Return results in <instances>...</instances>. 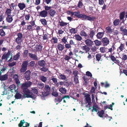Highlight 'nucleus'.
<instances>
[{
    "mask_svg": "<svg viewBox=\"0 0 127 127\" xmlns=\"http://www.w3.org/2000/svg\"><path fill=\"white\" fill-rule=\"evenodd\" d=\"M21 88L23 90V92L25 95H26L27 98H32L34 97V96L32 95H31V92L28 89V88L24 83L22 84Z\"/></svg>",
    "mask_w": 127,
    "mask_h": 127,
    "instance_id": "1",
    "label": "nucleus"
},
{
    "mask_svg": "<svg viewBox=\"0 0 127 127\" xmlns=\"http://www.w3.org/2000/svg\"><path fill=\"white\" fill-rule=\"evenodd\" d=\"M79 18H81L82 20H87L90 21H94L95 19V17H91L85 14H81Z\"/></svg>",
    "mask_w": 127,
    "mask_h": 127,
    "instance_id": "2",
    "label": "nucleus"
},
{
    "mask_svg": "<svg viewBox=\"0 0 127 127\" xmlns=\"http://www.w3.org/2000/svg\"><path fill=\"white\" fill-rule=\"evenodd\" d=\"M28 64V61H25L23 62L20 70L21 73L24 72L26 70Z\"/></svg>",
    "mask_w": 127,
    "mask_h": 127,
    "instance_id": "3",
    "label": "nucleus"
},
{
    "mask_svg": "<svg viewBox=\"0 0 127 127\" xmlns=\"http://www.w3.org/2000/svg\"><path fill=\"white\" fill-rule=\"evenodd\" d=\"M17 37L15 39V42L18 44L21 45L22 42V38L23 37V35L22 33L19 32L16 33V34Z\"/></svg>",
    "mask_w": 127,
    "mask_h": 127,
    "instance_id": "4",
    "label": "nucleus"
},
{
    "mask_svg": "<svg viewBox=\"0 0 127 127\" xmlns=\"http://www.w3.org/2000/svg\"><path fill=\"white\" fill-rule=\"evenodd\" d=\"M50 87L47 84L45 85L44 89L45 93H42L43 96H46L49 95L50 93Z\"/></svg>",
    "mask_w": 127,
    "mask_h": 127,
    "instance_id": "5",
    "label": "nucleus"
},
{
    "mask_svg": "<svg viewBox=\"0 0 127 127\" xmlns=\"http://www.w3.org/2000/svg\"><path fill=\"white\" fill-rule=\"evenodd\" d=\"M81 49L85 51H82L80 50L79 52V53H81V54H83V53H87V52H89L90 50V48L88 46L85 45L84 46H82L81 47Z\"/></svg>",
    "mask_w": 127,
    "mask_h": 127,
    "instance_id": "6",
    "label": "nucleus"
},
{
    "mask_svg": "<svg viewBox=\"0 0 127 127\" xmlns=\"http://www.w3.org/2000/svg\"><path fill=\"white\" fill-rule=\"evenodd\" d=\"M101 43L103 46H106L109 43V40L107 37L103 38L101 40Z\"/></svg>",
    "mask_w": 127,
    "mask_h": 127,
    "instance_id": "7",
    "label": "nucleus"
},
{
    "mask_svg": "<svg viewBox=\"0 0 127 127\" xmlns=\"http://www.w3.org/2000/svg\"><path fill=\"white\" fill-rule=\"evenodd\" d=\"M5 70V69L1 70L0 72V80L1 81H5L8 78V76L5 74L3 75H1L2 73Z\"/></svg>",
    "mask_w": 127,
    "mask_h": 127,
    "instance_id": "8",
    "label": "nucleus"
},
{
    "mask_svg": "<svg viewBox=\"0 0 127 127\" xmlns=\"http://www.w3.org/2000/svg\"><path fill=\"white\" fill-rule=\"evenodd\" d=\"M31 72L30 70H28L26 71L24 74V77L27 80L29 81L31 79Z\"/></svg>",
    "mask_w": 127,
    "mask_h": 127,
    "instance_id": "9",
    "label": "nucleus"
},
{
    "mask_svg": "<svg viewBox=\"0 0 127 127\" xmlns=\"http://www.w3.org/2000/svg\"><path fill=\"white\" fill-rule=\"evenodd\" d=\"M85 99L88 103V105H91L92 104L91 102V98L90 95L88 93L85 94Z\"/></svg>",
    "mask_w": 127,
    "mask_h": 127,
    "instance_id": "10",
    "label": "nucleus"
},
{
    "mask_svg": "<svg viewBox=\"0 0 127 127\" xmlns=\"http://www.w3.org/2000/svg\"><path fill=\"white\" fill-rule=\"evenodd\" d=\"M13 78L15 81L18 86H19L21 84L20 81L19 79V77L17 74H15L13 75Z\"/></svg>",
    "mask_w": 127,
    "mask_h": 127,
    "instance_id": "11",
    "label": "nucleus"
},
{
    "mask_svg": "<svg viewBox=\"0 0 127 127\" xmlns=\"http://www.w3.org/2000/svg\"><path fill=\"white\" fill-rule=\"evenodd\" d=\"M42 46L40 45H36L34 47L33 49L34 52H39L42 49Z\"/></svg>",
    "mask_w": 127,
    "mask_h": 127,
    "instance_id": "12",
    "label": "nucleus"
},
{
    "mask_svg": "<svg viewBox=\"0 0 127 127\" xmlns=\"http://www.w3.org/2000/svg\"><path fill=\"white\" fill-rule=\"evenodd\" d=\"M11 52L9 50H8L7 53L6 54H3L2 56L1 59L2 60L6 59V60L8 58L10 55Z\"/></svg>",
    "mask_w": 127,
    "mask_h": 127,
    "instance_id": "13",
    "label": "nucleus"
},
{
    "mask_svg": "<svg viewBox=\"0 0 127 127\" xmlns=\"http://www.w3.org/2000/svg\"><path fill=\"white\" fill-rule=\"evenodd\" d=\"M85 42L86 45L89 47H92L93 44V42L91 39H88L85 40Z\"/></svg>",
    "mask_w": 127,
    "mask_h": 127,
    "instance_id": "14",
    "label": "nucleus"
},
{
    "mask_svg": "<svg viewBox=\"0 0 127 127\" xmlns=\"http://www.w3.org/2000/svg\"><path fill=\"white\" fill-rule=\"evenodd\" d=\"M40 12L39 16L42 17H45L47 16L48 12L45 10H43Z\"/></svg>",
    "mask_w": 127,
    "mask_h": 127,
    "instance_id": "15",
    "label": "nucleus"
},
{
    "mask_svg": "<svg viewBox=\"0 0 127 127\" xmlns=\"http://www.w3.org/2000/svg\"><path fill=\"white\" fill-rule=\"evenodd\" d=\"M104 32V31H103V32H98L97 33L96 35V37L98 39L102 38L103 36Z\"/></svg>",
    "mask_w": 127,
    "mask_h": 127,
    "instance_id": "16",
    "label": "nucleus"
},
{
    "mask_svg": "<svg viewBox=\"0 0 127 127\" xmlns=\"http://www.w3.org/2000/svg\"><path fill=\"white\" fill-rule=\"evenodd\" d=\"M38 64L39 66L41 67H44L45 66L46 63L45 61L43 60H42L38 61Z\"/></svg>",
    "mask_w": 127,
    "mask_h": 127,
    "instance_id": "17",
    "label": "nucleus"
},
{
    "mask_svg": "<svg viewBox=\"0 0 127 127\" xmlns=\"http://www.w3.org/2000/svg\"><path fill=\"white\" fill-rule=\"evenodd\" d=\"M29 55L31 58L33 60H38V57L35 54H33L31 53H29Z\"/></svg>",
    "mask_w": 127,
    "mask_h": 127,
    "instance_id": "18",
    "label": "nucleus"
},
{
    "mask_svg": "<svg viewBox=\"0 0 127 127\" xmlns=\"http://www.w3.org/2000/svg\"><path fill=\"white\" fill-rule=\"evenodd\" d=\"M58 23L59 25L62 27L66 26L68 24H69L68 23L65 22L62 20H61L59 21Z\"/></svg>",
    "mask_w": 127,
    "mask_h": 127,
    "instance_id": "19",
    "label": "nucleus"
},
{
    "mask_svg": "<svg viewBox=\"0 0 127 127\" xmlns=\"http://www.w3.org/2000/svg\"><path fill=\"white\" fill-rule=\"evenodd\" d=\"M95 34V31L94 30H91L90 31L89 33V36H89V38L90 37V38L92 39H93Z\"/></svg>",
    "mask_w": 127,
    "mask_h": 127,
    "instance_id": "20",
    "label": "nucleus"
},
{
    "mask_svg": "<svg viewBox=\"0 0 127 127\" xmlns=\"http://www.w3.org/2000/svg\"><path fill=\"white\" fill-rule=\"evenodd\" d=\"M8 88L12 92H13V90H15V92H16V91H17V90H16V87L15 85L14 84H12L10 85L9 87Z\"/></svg>",
    "mask_w": 127,
    "mask_h": 127,
    "instance_id": "21",
    "label": "nucleus"
},
{
    "mask_svg": "<svg viewBox=\"0 0 127 127\" xmlns=\"http://www.w3.org/2000/svg\"><path fill=\"white\" fill-rule=\"evenodd\" d=\"M7 17L6 18V21L9 23H11L13 20V19L12 16L8 15L7 16Z\"/></svg>",
    "mask_w": 127,
    "mask_h": 127,
    "instance_id": "22",
    "label": "nucleus"
},
{
    "mask_svg": "<svg viewBox=\"0 0 127 127\" xmlns=\"http://www.w3.org/2000/svg\"><path fill=\"white\" fill-rule=\"evenodd\" d=\"M80 34L82 36L85 37L86 38H89V36L87 35L86 32L83 30H82Z\"/></svg>",
    "mask_w": 127,
    "mask_h": 127,
    "instance_id": "23",
    "label": "nucleus"
},
{
    "mask_svg": "<svg viewBox=\"0 0 127 127\" xmlns=\"http://www.w3.org/2000/svg\"><path fill=\"white\" fill-rule=\"evenodd\" d=\"M48 13L51 16L53 17L55 15L56 12L53 9H51L49 10Z\"/></svg>",
    "mask_w": 127,
    "mask_h": 127,
    "instance_id": "24",
    "label": "nucleus"
},
{
    "mask_svg": "<svg viewBox=\"0 0 127 127\" xmlns=\"http://www.w3.org/2000/svg\"><path fill=\"white\" fill-rule=\"evenodd\" d=\"M58 77L60 79L63 80H65L67 78L66 76L64 75L61 73H59Z\"/></svg>",
    "mask_w": 127,
    "mask_h": 127,
    "instance_id": "25",
    "label": "nucleus"
},
{
    "mask_svg": "<svg viewBox=\"0 0 127 127\" xmlns=\"http://www.w3.org/2000/svg\"><path fill=\"white\" fill-rule=\"evenodd\" d=\"M40 79L43 82L45 83H48V82L47 81V78L44 76H41L40 77Z\"/></svg>",
    "mask_w": 127,
    "mask_h": 127,
    "instance_id": "26",
    "label": "nucleus"
},
{
    "mask_svg": "<svg viewBox=\"0 0 127 127\" xmlns=\"http://www.w3.org/2000/svg\"><path fill=\"white\" fill-rule=\"evenodd\" d=\"M18 6L20 9L21 10H23L26 7V5L25 4L23 3H19Z\"/></svg>",
    "mask_w": 127,
    "mask_h": 127,
    "instance_id": "27",
    "label": "nucleus"
},
{
    "mask_svg": "<svg viewBox=\"0 0 127 127\" xmlns=\"http://www.w3.org/2000/svg\"><path fill=\"white\" fill-rule=\"evenodd\" d=\"M25 29L29 31H32L34 30L33 27L31 25H27L25 26Z\"/></svg>",
    "mask_w": 127,
    "mask_h": 127,
    "instance_id": "28",
    "label": "nucleus"
},
{
    "mask_svg": "<svg viewBox=\"0 0 127 127\" xmlns=\"http://www.w3.org/2000/svg\"><path fill=\"white\" fill-rule=\"evenodd\" d=\"M16 93L15 96V97L16 99H20L22 98V95L16 91Z\"/></svg>",
    "mask_w": 127,
    "mask_h": 127,
    "instance_id": "29",
    "label": "nucleus"
},
{
    "mask_svg": "<svg viewBox=\"0 0 127 127\" xmlns=\"http://www.w3.org/2000/svg\"><path fill=\"white\" fill-rule=\"evenodd\" d=\"M106 32L107 33L111 34L113 32V30L111 29V27L109 26L107 27L106 28Z\"/></svg>",
    "mask_w": 127,
    "mask_h": 127,
    "instance_id": "30",
    "label": "nucleus"
},
{
    "mask_svg": "<svg viewBox=\"0 0 127 127\" xmlns=\"http://www.w3.org/2000/svg\"><path fill=\"white\" fill-rule=\"evenodd\" d=\"M74 38L78 41H80L82 39L81 36L78 34H76L73 37Z\"/></svg>",
    "mask_w": 127,
    "mask_h": 127,
    "instance_id": "31",
    "label": "nucleus"
},
{
    "mask_svg": "<svg viewBox=\"0 0 127 127\" xmlns=\"http://www.w3.org/2000/svg\"><path fill=\"white\" fill-rule=\"evenodd\" d=\"M58 39L56 37H53L50 41L52 43H57Z\"/></svg>",
    "mask_w": 127,
    "mask_h": 127,
    "instance_id": "32",
    "label": "nucleus"
},
{
    "mask_svg": "<svg viewBox=\"0 0 127 127\" xmlns=\"http://www.w3.org/2000/svg\"><path fill=\"white\" fill-rule=\"evenodd\" d=\"M57 47L60 50L62 51L64 49V45L63 44L59 43L57 45Z\"/></svg>",
    "mask_w": 127,
    "mask_h": 127,
    "instance_id": "33",
    "label": "nucleus"
},
{
    "mask_svg": "<svg viewBox=\"0 0 127 127\" xmlns=\"http://www.w3.org/2000/svg\"><path fill=\"white\" fill-rule=\"evenodd\" d=\"M59 90L61 93L64 94H66L67 92L65 88L63 87L60 88L59 89Z\"/></svg>",
    "mask_w": 127,
    "mask_h": 127,
    "instance_id": "34",
    "label": "nucleus"
},
{
    "mask_svg": "<svg viewBox=\"0 0 127 127\" xmlns=\"http://www.w3.org/2000/svg\"><path fill=\"white\" fill-rule=\"evenodd\" d=\"M63 99L61 96H59L57 98H55L54 100L55 102H58L60 103L62 101Z\"/></svg>",
    "mask_w": 127,
    "mask_h": 127,
    "instance_id": "35",
    "label": "nucleus"
},
{
    "mask_svg": "<svg viewBox=\"0 0 127 127\" xmlns=\"http://www.w3.org/2000/svg\"><path fill=\"white\" fill-rule=\"evenodd\" d=\"M124 45L123 44L121 43L120 44V46L117 49V50L118 51L119 49L120 51H123V50L125 49Z\"/></svg>",
    "mask_w": 127,
    "mask_h": 127,
    "instance_id": "36",
    "label": "nucleus"
},
{
    "mask_svg": "<svg viewBox=\"0 0 127 127\" xmlns=\"http://www.w3.org/2000/svg\"><path fill=\"white\" fill-rule=\"evenodd\" d=\"M20 53L18 52L16 55H15L13 57V60H18L20 57Z\"/></svg>",
    "mask_w": 127,
    "mask_h": 127,
    "instance_id": "37",
    "label": "nucleus"
},
{
    "mask_svg": "<svg viewBox=\"0 0 127 127\" xmlns=\"http://www.w3.org/2000/svg\"><path fill=\"white\" fill-rule=\"evenodd\" d=\"M31 91L32 93H33L34 94L33 95V94H31V95H33L34 96L35 94L36 95L38 93L37 90V89L34 88H32L31 90Z\"/></svg>",
    "mask_w": 127,
    "mask_h": 127,
    "instance_id": "38",
    "label": "nucleus"
},
{
    "mask_svg": "<svg viewBox=\"0 0 127 127\" xmlns=\"http://www.w3.org/2000/svg\"><path fill=\"white\" fill-rule=\"evenodd\" d=\"M98 116L100 117L103 118V115L104 114V111L103 110H101L99 111L98 112Z\"/></svg>",
    "mask_w": 127,
    "mask_h": 127,
    "instance_id": "39",
    "label": "nucleus"
},
{
    "mask_svg": "<svg viewBox=\"0 0 127 127\" xmlns=\"http://www.w3.org/2000/svg\"><path fill=\"white\" fill-rule=\"evenodd\" d=\"M94 42L96 46H98L101 45V42L98 40H96L94 41Z\"/></svg>",
    "mask_w": 127,
    "mask_h": 127,
    "instance_id": "40",
    "label": "nucleus"
},
{
    "mask_svg": "<svg viewBox=\"0 0 127 127\" xmlns=\"http://www.w3.org/2000/svg\"><path fill=\"white\" fill-rule=\"evenodd\" d=\"M54 88H55L54 87H53V91L52 93V95L55 97H57L58 96L59 94L57 91H54Z\"/></svg>",
    "mask_w": 127,
    "mask_h": 127,
    "instance_id": "41",
    "label": "nucleus"
},
{
    "mask_svg": "<svg viewBox=\"0 0 127 127\" xmlns=\"http://www.w3.org/2000/svg\"><path fill=\"white\" fill-rule=\"evenodd\" d=\"M120 20L119 19H117L114 20L113 22V25L115 26H117L119 24Z\"/></svg>",
    "mask_w": 127,
    "mask_h": 127,
    "instance_id": "42",
    "label": "nucleus"
},
{
    "mask_svg": "<svg viewBox=\"0 0 127 127\" xmlns=\"http://www.w3.org/2000/svg\"><path fill=\"white\" fill-rule=\"evenodd\" d=\"M24 83L28 88L30 87L32 84V82L30 81H28L27 82H26Z\"/></svg>",
    "mask_w": 127,
    "mask_h": 127,
    "instance_id": "43",
    "label": "nucleus"
},
{
    "mask_svg": "<svg viewBox=\"0 0 127 127\" xmlns=\"http://www.w3.org/2000/svg\"><path fill=\"white\" fill-rule=\"evenodd\" d=\"M51 80L52 81L51 82H53L55 84H56L57 82V79L56 78H55L54 76H53L51 77Z\"/></svg>",
    "mask_w": 127,
    "mask_h": 127,
    "instance_id": "44",
    "label": "nucleus"
},
{
    "mask_svg": "<svg viewBox=\"0 0 127 127\" xmlns=\"http://www.w3.org/2000/svg\"><path fill=\"white\" fill-rule=\"evenodd\" d=\"M83 80L85 82L83 83V85H87L88 83V81L87 80V78L86 76H84L83 77Z\"/></svg>",
    "mask_w": 127,
    "mask_h": 127,
    "instance_id": "45",
    "label": "nucleus"
},
{
    "mask_svg": "<svg viewBox=\"0 0 127 127\" xmlns=\"http://www.w3.org/2000/svg\"><path fill=\"white\" fill-rule=\"evenodd\" d=\"M11 10L9 8H7L6 11L5 13L6 16L11 15Z\"/></svg>",
    "mask_w": 127,
    "mask_h": 127,
    "instance_id": "46",
    "label": "nucleus"
},
{
    "mask_svg": "<svg viewBox=\"0 0 127 127\" xmlns=\"http://www.w3.org/2000/svg\"><path fill=\"white\" fill-rule=\"evenodd\" d=\"M40 21L43 25L46 26L47 25V22L45 19H41Z\"/></svg>",
    "mask_w": 127,
    "mask_h": 127,
    "instance_id": "47",
    "label": "nucleus"
},
{
    "mask_svg": "<svg viewBox=\"0 0 127 127\" xmlns=\"http://www.w3.org/2000/svg\"><path fill=\"white\" fill-rule=\"evenodd\" d=\"M5 32L2 29H0V35L1 36H4L5 35Z\"/></svg>",
    "mask_w": 127,
    "mask_h": 127,
    "instance_id": "48",
    "label": "nucleus"
},
{
    "mask_svg": "<svg viewBox=\"0 0 127 127\" xmlns=\"http://www.w3.org/2000/svg\"><path fill=\"white\" fill-rule=\"evenodd\" d=\"M125 14V12H121L120 15V19L121 20H122L124 18V15Z\"/></svg>",
    "mask_w": 127,
    "mask_h": 127,
    "instance_id": "49",
    "label": "nucleus"
},
{
    "mask_svg": "<svg viewBox=\"0 0 127 127\" xmlns=\"http://www.w3.org/2000/svg\"><path fill=\"white\" fill-rule=\"evenodd\" d=\"M101 56L100 54H97L95 55V57L96 59V60L98 61H99L101 58Z\"/></svg>",
    "mask_w": 127,
    "mask_h": 127,
    "instance_id": "50",
    "label": "nucleus"
},
{
    "mask_svg": "<svg viewBox=\"0 0 127 127\" xmlns=\"http://www.w3.org/2000/svg\"><path fill=\"white\" fill-rule=\"evenodd\" d=\"M28 52V50H24L23 54V56L24 57L26 58L27 57Z\"/></svg>",
    "mask_w": 127,
    "mask_h": 127,
    "instance_id": "51",
    "label": "nucleus"
},
{
    "mask_svg": "<svg viewBox=\"0 0 127 127\" xmlns=\"http://www.w3.org/2000/svg\"><path fill=\"white\" fill-rule=\"evenodd\" d=\"M67 38L66 37L64 36L61 39L62 41L64 44H65L66 42L67 43Z\"/></svg>",
    "mask_w": 127,
    "mask_h": 127,
    "instance_id": "52",
    "label": "nucleus"
},
{
    "mask_svg": "<svg viewBox=\"0 0 127 127\" xmlns=\"http://www.w3.org/2000/svg\"><path fill=\"white\" fill-rule=\"evenodd\" d=\"M69 32L71 34H75L76 32V30L75 28H72L69 30Z\"/></svg>",
    "mask_w": 127,
    "mask_h": 127,
    "instance_id": "53",
    "label": "nucleus"
},
{
    "mask_svg": "<svg viewBox=\"0 0 127 127\" xmlns=\"http://www.w3.org/2000/svg\"><path fill=\"white\" fill-rule=\"evenodd\" d=\"M78 76H74V81L75 84H77L79 83L78 80Z\"/></svg>",
    "mask_w": 127,
    "mask_h": 127,
    "instance_id": "54",
    "label": "nucleus"
},
{
    "mask_svg": "<svg viewBox=\"0 0 127 127\" xmlns=\"http://www.w3.org/2000/svg\"><path fill=\"white\" fill-rule=\"evenodd\" d=\"M80 13L78 12H75L74 16L77 17V18H79L80 15Z\"/></svg>",
    "mask_w": 127,
    "mask_h": 127,
    "instance_id": "55",
    "label": "nucleus"
},
{
    "mask_svg": "<svg viewBox=\"0 0 127 127\" xmlns=\"http://www.w3.org/2000/svg\"><path fill=\"white\" fill-rule=\"evenodd\" d=\"M24 120H21L20 121V123L18 125V126L19 127H22L23 124L25 123Z\"/></svg>",
    "mask_w": 127,
    "mask_h": 127,
    "instance_id": "56",
    "label": "nucleus"
},
{
    "mask_svg": "<svg viewBox=\"0 0 127 127\" xmlns=\"http://www.w3.org/2000/svg\"><path fill=\"white\" fill-rule=\"evenodd\" d=\"M121 32H122V34L124 35L127 36V30L126 29H124Z\"/></svg>",
    "mask_w": 127,
    "mask_h": 127,
    "instance_id": "57",
    "label": "nucleus"
},
{
    "mask_svg": "<svg viewBox=\"0 0 127 127\" xmlns=\"http://www.w3.org/2000/svg\"><path fill=\"white\" fill-rule=\"evenodd\" d=\"M72 57L71 56H69L67 55H65V56L64 59L66 61H68L69 60L72 58Z\"/></svg>",
    "mask_w": 127,
    "mask_h": 127,
    "instance_id": "58",
    "label": "nucleus"
},
{
    "mask_svg": "<svg viewBox=\"0 0 127 127\" xmlns=\"http://www.w3.org/2000/svg\"><path fill=\"white\" fill-rule=\"evenodd\" d=\"M40 70L42 71L46 72L48 70V69L44 66L42 68H41Z\"/></svg>",
    "mask_w": 127,
    "mask_h": 127,
    "instance_id": "59",
    "label": "nucleus"
},
{
    "mask_svg": "<svg viewBox=\"0 0 127 127\" xmlns=\"http://www.w3.org/2000/svg\"><path fill=\"white\" fill-rule=\"evenodd\" d=\"M37 86L39 88L42 89L44 87V84L42 83H39L38 84Z\"/></svg>",
    "mask_w": 127,
    "mask_h": 127,
    "instance_id": "60",
    "label": "nucleus"
},
{
    "mask_svg": "<svg viewBox=\"0 0 127 127\" xmlns=\"http://www.w3.org/2000/svg\"><path fill=\"white\" fill-rule=\"evenodd\" d=\"M48 35L47 34H43L42 36V37H43V40L47 39H48Z\"/></svg>",
    "mask_w": 127,
    "mask_h": 127,
    "instance_id": "61",
    "label": "nucleus"
},
{
    "mask_svg": "<svg viewBox=\"0 0 127 127\" xmlns=\"http://www.w3.org/2000/svg\"><path fill=\"white\" fill-rule=\"evenodd\" d=\"M106 48L104 47H101L100 48V51L102 53H104L106 52Z\"/></svg>",
    "mask_w": 127,
    "mask_h": 127,
    "instance_id": "62",
    "label": "nucleus"
},
{
    "mask_svg": "<svg viewBox=\"0 0 127 127\" xmlns=\"http://www.w3.org/2000/svg\"><path fill=\"white\" fill-rule=\"evenodd\" d=\"M83 4L82 3L80 0L78 4V7L79 8H82V7L83 6Z\"/></svg>",
    "mask_w": 127,
    "mask_h": 127,
    "instance_id": "63",
    "label": "nucleus"
},
{
    "mask_svg": "<svg viewBox=\"0 0 127 127\" xmlns=\"http://www.w3.org/2000/svg\"><path fill=\"white\" fill-rule=\"evenodd\" d=\"M35 64V62L33 61H32L30 63L29 66L31 67H33L34 65Z\"/></svg>",
    "mask_w": 127,
    "mask_h": 127,
    "instance_id": "64",
    "label": "nucleus"
}]
</instances>
